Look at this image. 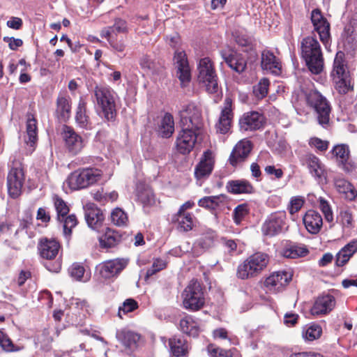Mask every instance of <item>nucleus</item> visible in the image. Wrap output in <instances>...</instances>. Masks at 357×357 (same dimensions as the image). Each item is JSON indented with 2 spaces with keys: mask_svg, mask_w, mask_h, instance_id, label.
I'll list each match as a JSON object with an SVG mask.
<instances>
[{
  "mask_svg": "<svg viewBox=\"0 0 357 357\" xmlns=\"http://www.w3.org/2000/svg\"><path fill=\"white\" fill-rule=\"evenodd\" d=\"M301 57L304 59L310 71L315 75L324 69V60L318 40L314 36H307L301 43Z\"/></svg>",
  "mask_w": 357,
  "mask_h": 357,
  "instance_id": "f257e3e1",
  "label": "nucleus"
},
{
  "mask_svg": "<svg viewBox=\"0 0 357 357\" xmlns=\"http://www.w3.org/2000/svg\"><path fill=\"white\" fill-rule=\"evenodd\" d=\"M102 176V172L98 168L78 169L68 176L64 185L73 190L86 188L98 182Z\"/></svg>",
  "mask_w": 357,
  "mask_h": 357,
  "instance_id": "f03ea898",
  "label": "nucleus"
},
{
  "mask_svg": "<svg viewBox=\"0 0 357 357\" xmlns=\"http://www.w3.org/2000/svg\"><path fill=\"white\" fill-rule=\"evenodd\" d=\"M94 96L105 118L107 121H113L116 116V93L107 86L97 85L94 89Z\"/></svg>",
  "mask_w": 357,
  "mask_h": 357,
  "instance_id": "7ed1b4c3",
  "label": "nucleus"
},
{
  "mask_svg": "<svg viewBox=\"0 0 357 357\" xmlns=\"http://www.w3.org/2000/svg\"><path fill=\"white\" fill-rule=\"evenodd\" d=\"M268 260V257L265 253L257 252L251 255L238 266V278L245 280L257 275L266 267Z\"/></svg>",
  "mask_w": 357,
  "mask_h": 357,
  "instance_id": "20e7f679",
  "label": "nucleus"
},
{
  "mask_svg": "<svg viewBox=\"0 0 357 357\" xmlns=\"http://www.w3.org/2000/svg\"><path fill=\"white\" fill-rule=\"evenodd\" d=\"M307 103L316 112L319 125L326 128L330 122L331 105L325 97L317 91H310L305 94Z\"/></svg>",
  "mask_w": 357,
  "mask_h": 357,
  "instance_id": "39448f33",
  "label": "nucleus"
},
{
  "mask_svg": "<svg viewBox=\"0 0 357 357\" xmlns=\"http://www.w3.org/2000/svg\"><path fill=\"white\" fill-rule=\"evenodd\" d=\"M183 305L189 310L196 311L202 308L205 303L203 289L197 280H191L183 294Z\"/></svg>",
  "mask_w": 357,
  "mask_h": 357,
  "instance_id": "423d86ee",
  "label": "nucleus"
},
{
  "mask_svg": "<svg viewBox=\"0 0 357 357\" xmlns=\"http://www.w3.org/2000/svg\"><path fill=\"white\" fill-rule=\"evenodd\" d=\"M198 80L203 83L210 93L218 89V77L212 61L208 57L201 59L198 66Z\"/></svg>",
  "mask_w": 357,
  "mask_h": 357,
  "instance_id": "0eeeda50",
  "label": "nucleus"
},
{
  "mask_svg": "<svg viewBox=\"0 0 357 357\" xmlns=\"http://www.w3.org/2000/svg\"><path fill=\"white\" fill-rule=\"evenodd\" d=\"M202 136V129H192L190 127H182L176 139L177 151L183 155L190 153Z\"/></svg>",
  "mask_w": 357,
  "mask_h": 357,
  "instance_id": "6e6552de",
  "label": "nucleus"
},
{
  "mask_svg": "<svg viewBox=\"0 0 357 357\" xmlns=\"http://www.w3.org/2000/svg\"><path fill=\"white\" fill-rule=\"evenodd\" d=\"M53 202L56 211V219L61 224L63 234L67 238L70 236L73 228L77 225V218L74 214L68 215L69 207L61 198L55 195Z\"/></svg>",
  "mask_w": 357,
  "mask_h": 357,
  "instance_id": "1a4fd4ad",
  "label": "nucleus"
},
{
  "mask_svg": "<svg viewBox=\"0 0 357 357\" xmlns=\"http://www.w3.org/2000/svg\"><path fill=\"white\" fill-rule=\"evenodd\" d=\"M288 229L285 211H277L270 214L264 221L261 231L264 235L273 236Z\"/></svg>",
  "mask_w": 357,
  "mask_h": 357,
  "instance_id": "9d476101",
  "label": "nucleus"
},
{
  "mask_svg": "<svg viewBox=\"0 0 357 357\" xmlns=\"http://www.w3.org/2000/svg\"><path fill=\"white\" fill-rule=\"evenodd\" d=\"M24 182V174L22 164L18 162L13 163L7 176L8 195L13 199L18 197L22 193Z\"/></svg>",
  "mask_w": 357,
  "mask_h": 357,
  "instance_id": "9b49d317",
  "label": "nucleus"
},
{
  "mask_svg": "<svg viewBox=\"0 0 357 357\" xmlns=\"http://www.w3.org/2000/svg\"><path fill=\"white\" fill-rule=\"evenodd\" d=\"M311 22L312 23L314 31H316L319 37L321 42L327 49L331 45L330 23L321 13L319 8L313 9L311 12Z\"/></svg>",
  "mask_w": 357,
  "mask_h": 357,
  "instance_id": "f8f14e48",
  "label": "nucleus"
},
{
  "mask_svg": "<svg viewBox=\"0 0 357 357\" xmlns=\"http://www.w3.org/2000/svg\"><path fill=\"white\" fill-rule=\"evenodd\" d=\"M181 127H190L192 129H202L203 122L200 109L194 104L184 105L179 111Z\"/></svg>",
  "mask_w": 357,
  "mask_h": 357,
  "instance_id": "ddd939ff",
  "label": "nucleus"
},
{
  "mask_svg": "<svg viewBox=\"0 0 357 357\" xmlns=\"http://www.w3.org/2000/svg\"><path fill=\"white\" fill-rule=\"evenodd\" d=\"M128 264V260L127 259L116 258L102 262L97 266L96 271L103 279H114L118 277Z\"/></svg>",
  "mask_w": 357,
  "mask_h": 357,
  "instance_id": "4468645a",
  "label": "nucleus"
},
{
  "mask_svg": "<svg viewBox=\"0 0 357 357\" xmlns=\"http://www.w3.org/2000/svg\"><path fill=\"white\" fill-rule=\"evenodd\" d=\"M61 135L66 150L70 155H75L78 154L84 147L82 137L71 127L64 126Z\"/></svg>",
  "mask_w": 357,
  "mask_h": 357,
  "instance_id": "2eb2a0df",
  "label": "nucleus"
},
{
  "mask_svg": "<svg viewBox=\"0 0 357 357\" xmlns=\"http://www.w3.org/2000/svg\"><path fill=\"white\" fill-rule=\"evenodd\" d=\"M233 116L232 99L231 97L227 96L224 100L218 121L215 124L217 132L220 134L227 133L231 128Z\"/></svg>",
  "mask_w": 357,
  "mask_h": 357,
  "instance_id": "dca6fc26",
  "label": "nucleus"
},
{
  "mask_svg": "<svg viewBox=\"0 0 357 357\" xmlns=\"http://www.w3.org/2000/svg\"><path fill=\"white\" fill-rule=\"evenodd\" d=\"M292 273L290 271H279L273 273L266 278L264 284L271 291H282L291 280Z\"/></svg>",
  "mask_w": 357,
  "mask_h": 357,
  "instance_id": "f3484780",
  "label": "nucleus"
},
{
  "mask_svg": "<svg viewBox=\"0 0 357 357\" xmlns=\"http://www.w3.org/2000/svg\"><path fill=\"white\" fill-rule=\"evenodd\" d=\"M252 149V144L248 139L239 141L234 147L229 158V163L236 167L244 162Z\"/></svg>",
  "mask_w": 357,
  "mask_h": 357,
  "instance_id": "a211bd4d",
  "label": "nucleus"
},
{
  "mask_svg": "<svg viewBox=\"0 0 357 357\" xmlns=\"http://www.w3.org/2000/svg\"><path fill=\"white\" fill-rule=\"evenodd\" d=\"M335 305V298L331 294H323L315 300L310 309V313L315 317L326 315L333 310Z\"/></svg>",
  "mask_w": 357,
  "mask_h": 357,
  "instance_id": "6ab92c4d",
  "label": "nucleus"
},
{
  "mask_svg": "<svg viewBox=\"0 0 357 357\" xmlns=\"http://www.w3.org/2000/svg\"><path fill=\"white\" fill-rule=\"evenodd\" d=\"M84 210L88 226L93 230L99 231L105 219L102 211L91 202L84 206Z\"/></svg>",
  "mask_w": 357,
  "mask_h": 357,
  "instance_id": "aec40b11",
  "label": "nucleus"
},
{
  "mask_svg": "<svg viewBox=\"0 0 357 357\" xmlns=\"http://www.w3.org/2000/svg\"><path fill=\"white\" fill-rule=\"evenodd\" d=\"M174 65L177 69L176 75L182 84L190 79V69L184 51L176 50L174 56Z\"/></svg>",
  "mask_w": 357,
  "mask_h": 357,
  "instance_id": "412c9836",
  "label": "nucleus"
},
{
  "mask_svg": "<svg viewBox=\"0 0 357 357\" xmlns=\"http://www.w3.org/2000/svg\"><path fill=\"white\" fill-rule=\"evenodd\" d=\"M214 153L211 150L204 152L202 159L195 169V175L197 180L208 177L212 172L214 166Z\"/></svg>",
  "mask_w": 357,
  "mask_h": 357,
  "instance_id": "4be33fe9",
  "label": "nucleus"
},
{
  "mask_svg": "<svg viewBox=\"0 0 357 357\" xmlns=\"http://www.w3.org/2000/svg\"><path fill=\"white\" fill-rule=\"evenodd\" d=\"M264 121V116L257 112L245 113L239 120L241 130L253 131L261 128Z\"/></svg>",
  "mask_w": 357,
  "mask_h": 357,
  "instance_id": "5701e85b",
  "label": "nucleus"
},
{
  "mask_svg": "<svg viewBox=\"0 0 357 357\" xmlns=\"http://www.w3.org/2000/svg\"><path fill=\"white\" fill-rule=\"evenodd\" d=\"M26 154L32 153L38 141L37 122L33 116H29L26 124V135L24 137Z\"/></svg>",
  "mask_w": 357,
  "mask_h": 357,
  "instance_id": "b1692460",
  "label": "nucleus"
},
{
  "mask_svg": "<svg viewBox=\"0 0 357 357\" xmlns=\"http://www.w3.org/2000/svg\"><path fill=\"white\" fill-rule=\"evenodd\" d=\"M261 66L264 70L274 75H279L281 73L282 65L280 59L268 50L261 52Z\"/></svg>",
  "mask_w": 357,
  "mask_h": 357,
  "instance_id": "393cba45",
  "label": "nucleus"
},
{
  "mask_svg": "<svg viewBox=\"0 0 357 357\" xmlns=\"http://www.w3.org/2000/svg\"><path fill=\"white\" fill-rule=\"evenodd\" d=\"M215 236V232L211 229H208L203 234L192 247L194 256L198 257L211 248L214 244Z\"/></svg>",
  "mask_w": 357,
  "mask_h": 357,
  "instance_id": "a878e982",
  "label": "nucleus"
},
{
  "mask_svg": "<svg viewBox=\"0 0 357 357\" xmlns=\"http://www.w3.org/2000/svg\"><path fill=\"white\" fill-rule=\"evenodd\" d=\"M60 248V243L54 238H41L38 244L40 256L50 260L58 255Z\"/></svg>",
  "mask_w": 357,
  "mask_h": 357,
  "instance_id": "bb28decb",
  "label": "nucleus"
},
{
  "mask_svg": "<svg viewBox=\"0 0 357 357\" xmlns=\"http://www.w3.org/2000/svg\"><path fill=\"white\" fill-rule=\"evenodd\" d=\"M221 55L225 62L233 70L238 73H241L245 71L247 62L242 54L234 51H231L229 52H222Z\"/></svg>",
  "mask_w": 357,
  "mask_h": 357,
  "instance_id": "cd10ccee",
  "label": "nucleus"
},
{
  "mask_svg": "<svg viewBox=\"0 0 357 357\" xmlns=\"http://www.w3.org/2000/svg\"><path fill=\"white\" fill-rule=\"evenodd\" d=\"M307 231L311 234H317L323 226V219L320 213L314 210L307 211L303 218Z\"/></svg>",
  "mask_w": 357,
  "mask_h": 357,
  "instance_id": "c85d7f7f",
  "label": "nucleus"
},
{
  "mask_svg": "<svg viewBox=\"0 0 357 357\" xmlns=\"http://www.w3.org/2000/svg\"><path fill=\"white\" fill-rule=\"evenodd\" d=\"M117 340L126 348L135 349L140 340V335L135 331L123 328L116 331Z\"/></svg>",
  "mask_w": 357,
  "mask_h": 357,
  "instance_id": "c756f323",
  "label": "nucleus"
},
{
  "mask_svg": "<svg viewBox=\"0 0 357 357\" xmlns=\"http://www.w3.org/2000/svg\"><path fill=\"white\" fill-rule=\"evenodd\" d=\"M75 121L80 128L85 130H91L93 128L92 123L90 121L86 109V102L82 97L79 98L76 109Z\"/></svg>",
  "mask_w": 357,
  "mask_h": 357,
  "instance_id": "7c9ffc66",
  "label": "nucleus"
},
{
  "mask_svg": "<svg viewBox=\"0 0 357 357\" xmlns=\"http://www.w3.org/2000/svg\"><path fill=\"white\" fill-rule=\"evenodd\" d=\"M301 161L313 176L321 178L323 176L324 167L317 156L311 153H307L302 156Z\"/></svg>",
  "mask_w": 357,
  "mask_h": 357,
  "instance_id": "2f4dec72",
  "label": "nucleus"
},
{
  "mask_svg": "<svg viewBox=\"0 0 357 357\" xmlns=\"http://www.w3.org/2000/svg\"><path fill=\"white\" fill-rule=\"evenodd\" d=\"M357 252V240H352L345 245L336 255L335 265L344 266Z\"/></svg>",
  "mask_w": 357,
  "mask_h": 357,
  "instance_id": "473e14b6",
  "label": "nucleus"
},
{
  "mask_svg": "<svg viewBox=\"0 0 357 357\" xmlns=\"http://www.w3.org/2000/svg\"><path fill=\"white\" fill-rule=\"evenodd\" d=\"M337 222L344 233H349L354 227L352 211L347 206L341 207L337 215Z\"/></svg>",
  "mask_w": 357,
  "mask_h": 357,
  "instance_id": "72a5a7b5",
  "label": "nucleus"
},
{
  "mask_svg": "<svg viewBox=\"0 0 357 357\" xmlns=\"http://www.w3.org/2000/svg\"><path fill=\"white\" fill-rule=\"evenodd\" d=\"M195 218L190 213H176L172 217V222L177 224L178 229L181 231H188L192 229Z\"/></svg>",
  "mask_w": 357,
  "mask_h": 357,
  "instance_id": "f704fd0d",
  "label": "nucleus"
},
{
  "mask_svg": "<svg viewBox=\"0 0 357 357\" xmlns=\"http://www.w3.org/2000/svg\"><path fill=\"white\" fill-rule=\"evenodd\" d=\"M180 330L189 336L197 337L200 331L199 321L190 315H186L180 320Z\"/></svg>",
  "mask_w": 357,
  "mask_h": 357,
  "instance_id": "c9c22d12",
  "label": "nucleus"
},
{
  "mask_svg": "<svg viewBox=\"0 0 357 357\" xmlns=\"http://www.w3.org/2000/svg\"><path fill=\"white\" fill-rule=\"evenodd\" d=\"M335 187L342 197L349 201H353L357 196V191L347 180L342 178L335 179Z\"/></svg>",
  "mask_w": 357,
  "mask_h": 357,
  "instance_id": "e433bc0d",
  "label": "nucleus"
},
{
  "mask_svg": "<svg viewBox=\"0 0 357 357\" xmlns=\"http://www.w3.org/2000/svg\"><path fill=\"white\" fill-rule=\"evenodd\" d=\"M174 132V121L173 116L169 113H166L160 120L158 132L163 138L170 137Z\"/></svg>",
  "mask_w": 357,
  "mask_h": 357,
  "instance_id": "4c0bfd02",
  "label": "nucleus"
},
{
  "mask_svg": "<svg viewBox=\"0 0 357 357\" xmlns=\"http://www.w3.org/2000/svg\"><path fill=\"white\" fill-rule=\"evenodd\" d=\"M137 197L144 206H151L155 203V197L152 189L146 185H137Z\"/></svg>",
  "mask_w": 357,
  "mask_h": 357,
  "instance_id": "58836bf2",
  "label": "nucleus"
},
{
  "mask_svg": "<svg viewBox=\"0 0 357 357\" xmlns=\"http://www.w3.org/2000/svg\"><path fill=\"white\" fill-rule=\"evenodd\" d=\"M121 239V235L116 231L107 228L104 234L99 238L100 247L111 248L116 246Z\"/></svg>",
  "mask_w": 357,
  "mask_h": 357,
  "instance_id": "ea45409f",
  "label": "nucleus"
},
{
  "mask_svg": "<svg viewBox=\"0 0 357 357\" xmlns=\"http://www.w3.org/2000/svg\"><path fill=\"white\" fill-rule=\"evenodd\" d=\"M227 188L232 194L252 193L253 186L246 180L231 181L227 183Z\"/></svg>",
  "mask_w": 357,
  "mask_h": 357,
  "instance_id": "a19ab883",
  "label": "nucleus"
},
{
  "mask_svg": "<svg viewBox=\"0 0 357 357\" xmlns=\"http://www.w3.org/2000/svg\"><path fill=\"white\" fill-rule=\"evenodd\" d=\"M337 75H349L347 63L345 60V54L342 51L337 52L333 62L332 76Z\"/></svg>",
  "mask_w": 357,
  "mask_h": 357,
  "instance_id": "79ce46f5",
  "label": "nucleus"
},
{
  "mask_svg": "<svg viewBox=\"0 0 357 357\" xmlns=\"http://www.w3.org/2000/svg\"><path fill=\"white\" fill-rule=\"evenodd\" d=\"M171 353L176 357H185L188 354V344L181 338L172 337L169 340Z\"/></svg>",
  "mask_w": 357,
  "mask_h": 357,
  "instance_id": "37998d69",
  "label": "nucleus"
},
{
  "mask_svg": "<svg viewBox=\"0 0 357 357\" xmlns=\"http://www.w3.org/2000/svg\"><path fill=\"white\" fill-rule=\"evenodd\" d=\"M71 106L70 100L66 97H59L56 100V114L62 121H67L70 116Z\"/></svg>",
  "mask_w": 357,
  "mask_h": 357,
  "instance_id": "c03bdc74",
  "label": "nucleus"
},
{
  "mask_svg": "<svg viewBox=\"0 0 357 357\" xmlns=\"http://www.w3.org/2000/svg\"><path fill=\"white\" fill-rule=\"evenodd\" d=\"M225 197L223 195L218 196H208L200 199L198 202L199 206L215 210L224 203Z\"/></svg>",
  "mask_w": 357,
  "mask_h": 357,
  "instance_id": "a18cd8bd",
  "label": "nucleus"
},
{
  "mask_svg": "<svg viewBox=\"0 0 357 357\" xmlns=\"http://www.w3.org/2000/svg\"><path fill=\"white\" fill-rule=\"evenodd\" d=\"M308 252L304 245H292L284 250L283 255L286 258L296 259L305 257Z\"/></svg>",
  "mask_w": 357,
  "mask_h": 357,
  "instance_id": "49530a36",
  "label": "nucleus"
},
{
  "mask_svg": "<svg viewBox=\"0 0 357 357\" xmlns=\"http://www.w3.org/2000/svg\"><path fill=\"white\" fill-rule=\"evenodd\" d=\"M0 347L6 352H17L24 349L23 346L13 344L3 330H0Z\"/></svg>",
  "mask_w": 357,
  "mask_h": 357,
  "instance_id": "de8ad7c7",
  "label": "nucleus"
},
{
  "mask_svg": "<svg viewBox=\"0 0 357 357\" xmlns=\"http://www.w3.org/2000/svg\"><path fill=\"white\" fill-rule=\"evenodd\" d=\"M322 328L318 324L306 326L303 328L302 337L305 341H313L320 337Z\"/></svg>",
  "mask_w": 357,
  "mask_h": 357,
  "instance_id": "09e8293b",
  "label": "nucleus"
},
{
  "mask_svg": "<svg viewBox=\"0 0 357 357\" xmlns=\"http://www.w3.org/2000/svg\"><path fill=\"white\" fill-rule=\"evenodd\" d=\"M333 79L335 87L340 93L345 94L351 89L349 75L333 76Z\"/></svg>",
  "mask_w": 357,
  "mask_h": 357,
  "instance_id": "8fccbe9b",
  "label": "nucleus"
},
{
  "mask_svg": "<svg viewBox=\"0 0 357 357\" xmlns=\"http://www.w3.org/2000/svg\"><path fill=\"white\" fill-rule=\"evenodd\" d=\"M110 29H102L100 36L107 40L112 47L116 52H122L125 49V45L121 41H116L115 36H111Z\"/></svg>",
  "mask_w": 357,
  "mask_h": 357,
  "instance_id": "3c124183",
  "label": "nucleus"
},
{
  "mask_svg": "<svg viewBox=\"0 0 357 357\" xmlns=\"http://www.w3.org/2000/svg\"><path fill=\"white\" fill-rule=\"evenodd\" d=\"M270 82L267 78H262L253 87V93L257 99H262L268 94Z\"/></svg>",
  "mask_w": 357,
  "mask_h": 357,
  "instance_id": "603ef678",
  "label": "nucleus"
},
{
  "mask_svg": "<svg viewBox=\"0 0 357 357\" xmlns=\"http://www.w3.org/2000/svg\"><path fill=\"white\" fill-rule=\"evenodd\" d=\"M137 302L132 298H128L123 301L121 305L119 307L118 317L120 319L123 318V315L132 312L138 308Z\"/></svg>",
  "mask_w": 357,
  "mask_h": 357,
  "instance_id": "864d4df0",
  "label": "nucleus"
},
{
  "mask_svg": "<svg viewBox=\"0 0 357 357\" xmlns=\"http://www.w3.org/2000/svg\"><path fill=\"white\" fill-rule=\"evenodd\" d=\"M332 152L337 160L342 164L345 163L349 159V149L345 144H340L334 146Z\"/></svg>",
  "mask_w": 357,
  "mask_h": 357,
  "instance_id": "5fc2aeb1",
  "label": "nucleus"
},
{
  "mask_svg": "<svg viewBox=\"0 0 357 357\" xmlns=\"http://www.w3.org/2000/svg\"><path fill=\"white\" fill-rule=\"evenodd\" d=\"M111 220L116 226L126 225L128 219L127 214L121 208H116L111 213Z\"/></svg>",
  "mask_w": 357,
  "mask_h": 357,
  "instance_id": "6e6d98bb",
  "label": "nucleus"
},
{
  "mask_svg": "<svg viewBox=\"0 0 357 357\" xmlns=\"http://www.w3.org/2000/svg\"><path fill=\"white\" fill-rule=\"evenodd\" d=\"M305 204V199L301 196L292 197L289 201L287 209L291 215L298 212Z\"/></svg>",
  "mask_w": 357,
  "mask_h": 357,
  "instance_id": "4d7b16f0",
  "label": "nucleus"
},
{
  "mask_svg": "<svg viewBox=\"0 0 357 357\" xmlns=\"http://www.w3.org/2000/svg\"><path fill=\"white\" fill-rule=\"evenodd\" d=\"M84 272L85 268L84 266L78 262L73 263L68 268L70 277L77 281H82Z\"/></svg>",
  "mask_w": 357,
  "mask_h": 357,
  "instance_id": "13d9d810",
  "label": "nucleus"
},
{
  "mask_svg": "<svg viewBox=\"0 0 357 357\" xmlns=\"http://www.w3.org/2000/svg\"><path fill=\"white\" fill-rule=\"evenodd\" d=\"M249 212L248 206L246 204H240L237 206L233 213V219L236 225H240L241 222L248 215Z\"/></svg>",
  "mask_w": 357,
  "mask_h": 357,
  "instance_id": "bf43d9fd",
  "label": "nucleus"
},
{
  "mask_svg": "<svg viewBox=\"0 0 357 357\" xmlns=\"http://www.w3.org/2000/svg\"><path fill=\"white\" fill-rule=\"evenodd\" d=\"M319 208L323 213L325 220L331 222L333 221V213L328 202L323 197L319 199Z\"/></svg>",
  "mask_w": 357,
  "mask_h": 357,
  "instance_id": "052dcab7",
  "label": "nucleus"
},
{
  "mask_svg": "<svg viewBox=\"0 0 357 357\" xmlns=\"http://www.w3.org/2000/svg\"><path fill=\"white\" fill-rule=\"evenodd\" d=\"M103 29H110L111 36H116L117 33H126L128 31L126 22L120 18L115 20L112 26H108Z\"/></svg>",
  "mask_w": 357,
  "mask_h": 357,
  "instance_id": "680f3d73",
  "label": "nucleus"
},
{
  "mask_svg": "<svg viewBox=\"0 0 357 357\" xmlns=\"http://www.w3.org/2000/svg\"><path fill=\"white\" fill-rule=\"evenodd\" d=\"M167 266L166 262L161 259H155L153 260L151 266L146 271V277L149 278L156 273L165 268Z\"/></svg>",
  "mask_w": 357,
  "mask_h": 357,
  "instance_id": "e2e57ef3",
  "label": "nucleus"
},
{
  "mask_svg": "<svg viewBox=\"0 0 357 357\" xmlns=\"http://www.w3.org/2000/svg\"><path fill=\"white\" fill-rule=\"evenodd\" d=\"M309 144L320 151H324L328 149L329 143L328 141L314 137L310 139Z\"/></svg>",
  "mask_w": 357,
  "mask_h": 357,
  "instance_id": "0e129e2a",
  "label": "nucleus"
},
{
  "mask_svg": "<svg viewBox=\"0 0 357 357\" xmlns=\"http://www.w3.org/2000/svg\"><path fill=\"white\" fill-rule=\"evenodd\" d=\"M237 44L244 48V52H249L252 49V44L251 40L244 36H238L236 39Z\"/></svg>",
  "mask_w": 357,
  "mask_h": 357,
  "instance_id": "69168bd1",
  "label": "nucleus"
},
{
  "mask_svg": "<svg viewBox=\"0 0 357 357\" xmlns=\"http://www.w3.org/2000/svg\"><path fill=\"white\" fill-rule=\"evenodd\" d=\"M36 218L43 223H47L50 220V214L47 208L45 207H40L38 209Z\"/></svg>",
  "mask_w": 357,
  "mask_h": 357,
  "instance_id": "338daca9",
  "label": "nucleus"
},
{
  "mask_svg": "<svg viewBox=\"0 0 357 357\" xmlns=\"http://www.w3.org/2000/svg\"><path fill=\"white\" fill-rule=\"evenodd\" d=\"M3 41L8 44L10 49L12 50H16L18 47H21L23 44V42L20 38H15L13 37H4Z\"/></svg>",
  "mask_w": 357,
  "mask_h": 357,
  "instance_id": "774afa93",
  "label": "nucleus"
}]
</instances>
